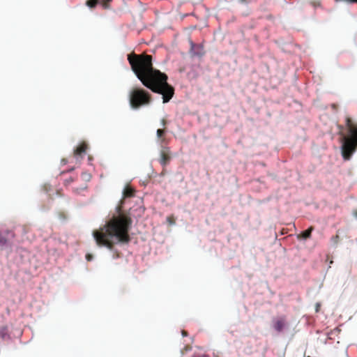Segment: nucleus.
Listing matches in <instances>:
<instances>
[{"label": "nucleus", "mask_w": 357, "mask_h": 357, "mask_svg": "<svg viewBox=\"0 0 357 357\" xmlns=\"http://www.w3.org/2000/svg\"><path fill=\"white\" fill-rule=\"evenodd\" d=\"M128 61L142 84L153 92L162 96L163 103L168 102L172 98L174 89L168 84L167 75L153 68L151 55L132 52L128 55Z\"/></svg>", "instance_id": "f257e3e1"}, {"label": "nucleus", "mask_w": 357, "mask_h": 357, "mask_svg": "<svg viewBox=\"0 0 357 357\" xmlns=\"http://www.w3.org/2000/svg\"><path fill=\"white\" fill-rule=\"evenodd\" d=\"M118 215H114L105 225L93 231L96 243L99 247L112 250L117 243H128L130 241L129 230L132 220L121 212V206L116 208Z\"/></svg>", "instance_id": "f03ea898"}, {"label": "nucleus", "mask_w": 357, "mask_h": 357, "mask_svg": "<svg viewBox=\"0 0 357 357\" xmlns=\"http://www.w3.org/2000/svg\"><path fill=\"white\" fill-rule=\"evenodd\" d=\"M347 135L342 132L343 126H339L340 135H342V155L345 160H349L357 149V123L347 116L345 119Z\"/></svg>", "instance_id": "7ed1b4c3"}, {"label": "nucleus", "mask_w": 357, "mask_h": 357, "mask_svg": "<svg viewBox=\"0 0 357 357\" xmlns=\"http://www.w3.org/2000/svg\"><path fill=\"white\" fill-rule=\"evenodd\" d=\"M130 104L132 108L138 109L142 106L148 105L152 101L151 93L142 88H135L130 93Z\"/></svg>", "instance_id": "20e7f679"}, {"label": "nucleus", "mask_w": 357, "mask_h": 357, "mask_svg": "<svg viewBox=\"0 0 357 357\" xmlns=\"http://www.w3.org/2000/svg\"><path fill=\"white\" fill-rule=\"evenodd\" d=\"M159 162L165 167L171 160V151L169 147H162L160 153Z\"/></svg>", "instance_id": "39448f33"}, {"label": "nucleus", "mask_w": 357, "mask_h": 357, "mask_svg": "<svg viewBox=\"0 0 357 357\" xmlns=\"http://www.w3.org/2000/svg\"><path fill=\"white\" fill-rule=\"evenodd\" d=\"M287 326V323L284 316L275 319L273 321V326L278 333L282 332Z\"/></svg>", "instance_id": "423d86ee"}, {"label": "nucleus", "mask_w": 357, "mask_h": 357, "mask_svg": "<svg viewBox=\"0 0 357 357\" xmlns=\"http://www.w3.org/2000/svg\"><path fill=\"white\" fill-rule=\"evenodd\" d=\"M14 237V233L10 231H6L4 233H0V247L7 245L8 244L9 238H13Z\"/></svg>", "instance_id": "0eeeda50"}, {"label": "nucleus", "mask_w": 357, "mask_h": 357, "mask_svg": "<svg viewBox=\"0 0 357 357\" xmlns=\"http://www.w3.org/2000/svg\"><path fill=\"white\" fill-rule=\"evenodd\" d=\"M88 146L87 144L85 142H82L80 144L75 150L73 152V154L75 157L80 156L82 157L84 154H85L86 149Z\"/></svg>", "instance_id": "6e6552de"}, {"label": "nucleus", "mask_w": 357, "mask_h": 357, "mask_svg": "<svg viewBox=\"0 0 357 357\" xmlns=\"http://www.w3.org/2000/svg\"><path fill=\"white\" fill-rule=\"evenodd\" d=\"M123 198L132 197L135 195V190L130 186H126L123 192Z\"/></svg>", "instance_id": "1a4fd4ad"}, {"label": "nucleus", "mask_w": 357, "mask_h": 357, "mask_svg": "<svg viewBox=\"0 0 357 357\" xmlns=\"http://www.w3.org/2000/svg\"><path fill=\"white\" fill-rule=\"evenodd\" d=\"M313 229L314 228L312 227H310V228L302 232V234H301V236L305 239L309 238L311 236V233L313 231Z\"/></svg>", "instance_id": "9d476101"}, {"label": "nucleus", "mask_w": 357, "mask_h": 357, "mask_svg": "<svg viewBox=\"0 0 357 357\" xmlns=\"http://www.w3.org/2000/svg\"><path fill=\"white\" fill-rule=\"evenodd\" d=\"M8 335V328L6 326L0 327V338L4 340Z\"/></svg>", "instance_id": "9b49d317"}, {"label": "nucleus", "mask_w": 357, "mask_h": 357, "mask_svg": "<svg viewBox=\"0 0 357 357\" xmlns=\"http://www.w3.org/2000/svg\"><path fill=\"white\" fill-rule=\"evenodd\" d=\"M99 0H88L86 1V5L90 8H94L98 3Z\"/></svg>", "instance_id": "f8f14e48"}, {"label": "nucleus", "mask_w": 357, "mask_h": 357, "mask_svg": "<svg viewBox=\"0 0 357 357\" xmlns=\"http://www.w3.org/2000/svg\"><path fill=\"white\" fill-rule=\"evenodd\" d=\"M165 133V131L164 129H158L157 130V137L160 139H161Z\"/></svg>", "instance_id": "ddd939ff"}, {"label": "nucleus", "mask_w": 357, "mask_h": 357, "mask_svg": "<svg viewBox=\"0 0 357 357\" xmlns=\"http://www.w3.org/2000/svg\"><path fill=\"white\" fill-rule=\"evenodd\" d=\"M112 0H101V3L104 8H109V3Z\"/></svg>", "instance_id": "4468645a"}, {"label": "nucleus", "mask_w": 357, "mask_h": 357, "mask_svg": "<svg viewBox=\"0 0 357 357\" xmlns=\"http://www.w3.org/2000/svg\"><path fill=\"white\" fill-rule=\"evenodd\" d=\"M340 236L338 234H336L335 236L332 238V241L334 242V243L337 244L339 241Z\"/></svg>", "instance_id": "2eb2a0df"}, {"label": "nucleus", "mask_w": 357, "mask_h": 357, "mask_svg": "<svg viewBox=\"0 0 357 357\" xmlns=\"http://www.w3.org/2000/svg\"><path fill=\"white\" fill-rule=\"evenodd\" d=\"M93 258V256L90 254H87L86 255V259L88 260V261H91Z\"/></svg>", "instance_id": "dca6fc26"}, {"label": "nucleus", "mask_w": 357, "mask_h": 357, "mask_svg": "<svg viewBox=\"0 0 357 357\" xmlns=\"http://www.w3.org/2000/svg\"><path fill=\"white\" fill-rule=\"evenodd\" d=\"M193 357H209L208 355L206 354H202V355H194Z\"/></svg>", "instance_id": "f3484780"}, {"label": "nucleus", "mask_w": 357, "mask_h": 357, "mask_svg": "<svg viewBox=\"0 0 357 357\" xmlns=\"http://www.w3.org/2000/svg\"><path fill=\"white\" fill-rule=\"evenodd\" d=\"M166 123H167L166 120L162 119V121H161V124L162 125V126H165Z\"/></svg>", "instance_id": "a211bd4d"}, {"label": "nucleus", "mask_w": 357, "mask_h": 357, "mask_svg": "<svg viewBox=\"0 0 357 357\" xmlns=\"http://www.w3.org/2000/svg\"><path fill=\"white\" fill-rule=\"evenodd\" d=\"M321 305L319 303L316 304V312H319Z\"/></svg>", "instance_id": "6ab92c4d"}, {"label": "nucleus", "mask_w": 357, "mask_h": 357, "mask_svg": "<svg viewBox=\"0 0 357 357\" xmlns=\"http://www.w3.org/2000/svg\"><path fill=\"white\" fill-rule=\"evenodd\" d=\"M182 335H183V336H187L188 333L185 331H182Z\"/></svg>", "instance_id": "aec40b11"}, {"label": "nucleus", "mask_w": 357, "mask_h": 357, "mask_svg": "<svg viewBox=\"0 0 357 357\" xmlns=\"http://www.w3.org/2000/svg\"><path fill=\"white\" fill-rule=\"evenodd\" d=\"M353 215H354L356 218H357V210L354 211V212H353Z\"/></svg>", "instance_id": "412c9836"}, {"label": "nucleus", "mask_w": 357, "mask_h": 357, "mask_svg": "<svg viewBox=\"0 0 357 357\" xmlns=\"http://www.w3.org/2000/svg\"><path fill=\"white\" fill-rule=\"evenodd\" d=\"M196 54L199 56H202L204 54V52H197V53H196Z\"/></svg>", "instance_id": "4be33fe9"}, {"label": "nucleus", "mask_w": 357, "mask_h": 357, "mask_svg": "<svg viewBox=\"0 0 357 357\" xmlns=\"http://www.w3.org/2000/svg\"><path fill=\"white\" fill-rule=\"evenodd\" d=\"M213 357H219L218 355L213 354Z\"/></svg>", "instance_id": "5701e85b"}, {"label": "nucleus", "mask_w": 357, "mask_h": 357, "mask_svg": "<svg viewBox=\"0 0 357 357\" xmlns=\"http://www.w3.org/2000/svg\"><path fill=\"white\" fill-rule=\"evenodd\" d=\"M191 45H192V47H194L195 46V45L193 43H192Z\"/></svg>", "instance_id": "b1692460"}]
</instances>
